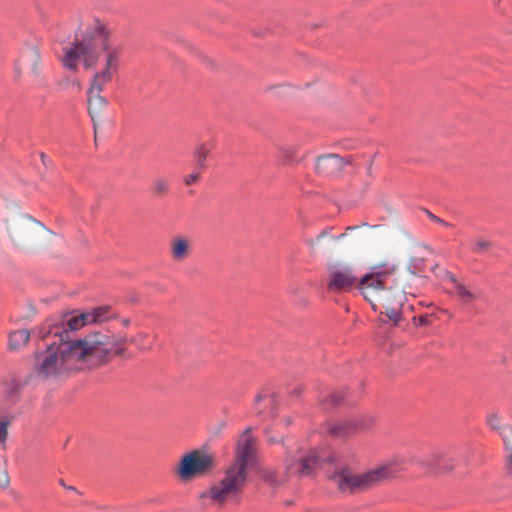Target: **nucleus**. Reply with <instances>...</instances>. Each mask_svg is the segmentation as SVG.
<instances>
[{"label": "nucleus", "instance_id": "20e7f679", "mask_svg": "<svg viewBox=\"0 0 512 512\" xmlns=\"http://www.w3.org/2000/svg\"><path fill=\"white\" fill-rule=\"evenodd\" d=\"M405 462L406 459L403 456H395L364 473H357L351 468L342 467L334 472L329 479L339 491L352 494L370 489L382 481L395 477L400 471H403L402 466Z\"/></svg>", "mask_w": 512, "mask_h": 512}, {"label": "nucleus", "instance_id": "cd10ccee", "mask_svg": "<svg viewBox=\"0 0 512 512\" xmlns=\"http://www.w3.org/2000/svg\"><path fill=\"white\" fill-rule=\"evenodd\" d=\"M281 161L285 165H291L299 161L296 155V149L294 147L286 148L282 151Z\"/></svg>", "mask_w": 512, "mask_h": 512}, {"label": "nucleus", "instance_id": "ea45409f", "mask_svg": "<svg viewBox=\"0 0 512 512\" xmlns=\"http://www.w3.org/2000/svg\"><path fill=\"white\" fill-rule=\"evenodd\" d=\"M50 333H53L54 335H57L59 332L58 331H49V334Z\"/></svg>", "mask_w": 512, "mask_h": 512}, {"label": "nucleus", "instance_id": "f257e3e1", "mask_svg": "<svg viewBox=\"0 0 512 512\" xmlns=\"http://www.w3.org/2000/svg\"><path fill=\"white\" fill-rule=\"evenodd\" d=\"M125 337L107 333H92L75 341L51 344L36 359L35 372L45 380L66 377L71 371L81 369L82 364L99 366L111 355L121 354Z\"/></svg>", "mask_w": 512, "mask_h": 512}, {"label": "nucleus", "instance_id": "72a5a7b5", "mask_svg": "<svg viewBox=\"0 0 512 512\" xmlns=\"http://www.w3.org/2000/svg\"><path fill=\"white\" fill-rule=\"evenodd\" d=\"M201 173H202V171L195 169V171L193 173L188 174L184 177V183L186 185H191V184L195 183L200 178Z\"/></svg>", "mask_w": 512, "mask_h": 512}, {"label": "nucleus", "instance_id": "393cba45", "mask_svg": "<svg viewBox=\"0 0 512 512\" xmlns=\"http://www.w3.org/2000/svg\"><path fill=\"white\" fill-rule=\"evenodd\" d=\"M210 150L204 144L199 145L194 153L196 170L203 171L206 168L205 160Z\"/></svg>", "mask_w": 512, "mask_h": 512}, {"label": "nucleus", "instance_id": "1a4fd4ad", "mask_svg": "<svg viewBox=\"0 0 512 512\" xmlns=\"http://www.w3.org/2000/svg\"><path fill=\"white\" fill-rule=\"evenodd\" d=\"M26 71L36 87H45L47 80L43 74L39 51L34 46L24 48L15 63L17 77Z\"/></svg>", "mask_w": 512, "mask_h": 512}, {"label": "nucleus", "instance_id": "f8f14e48", "mask_svg": "<svg viewBox=\"0 0 512 512\" xmlns=\"http://www.w3.org/2000/svg\"><path fill=\"white\" fill-rule=\"evenodd\" d=\"M358 283L356 275L348 267H334L329 271L327 287L332 292L349 291Z\"/></svg>", "mask_w": 512, "mask_h": 512}, {"label": "nucleus", "instance_id": "412c9836", "mask_svg": "<svg viewBox=\"0 0 512 512\" xmlns=\"http://www.w3.org/2000/svg\"><path fill=\"white\" fill-rule=\"evenodd\" d=\"M24 383L15 378L6 379L2 384V389L5 397L9 400H15L20 392Z\"/></svg>", "mask_w": 512, "mask_h": 512}, {"label": "nucleus", "instance_id": "6ab92c4d", "mask_svg": "<svg viewBox=\"0 0 512 512\" xmlns=\"http://www.w3.org/2000/svg\"><path fill=\"white\" fill-rule=\"evenodd\" d=\"M501 436L508 454L505 459V471L508 477L512 478V427L505 426L502 428Z\"/></svg>", "mask_w": 512, "mask_h": 512}, {"label": "nucleus", "instance_id": "f3484780", "mask_svg": "<svg viewBox=\"0 0 512 512\" xmlns=\"http://www.w3.org/2000/svg\"><path fill=\"white\" fill-rule=\"evenodd\" d=\"M276 396L269 391H262L255 399V408L259 414L275 415Z\"/></svg>", "mask_w": 512, "mask_h": 512}, {"label": "nucleus", "instance_id": "a878e982", "mask_svg": "<svg viewBox=\"0 0 512 512\" xmlns=\"http://www.w3.org/2000/svg\"><path fill=\"white\" fill-rule=\"evenodd\" d=\"M493 247V243L486 238L479 237L474 240L471 250L476 254H485Z\"/></svg>", "mask_w": 512, "mask_h": 512}, {"label": "nucleus", "instance_id": "473e14b6", "mask_svg": "<svg viewBox=\"0 0 512 512\" xmlns=\"http://www.w3.org/2000/svg\"><path fill=\"white\" fill-rule=\"evenodd\" d=\"M8 422L5 420H0V447H5L8 431H7Z\"/></svg>", "mask_w": 512, "mask_h": 512}, {"label": "nucleus", "instance_id": "b1692460", "mask_svg": "<svg viewBox=\"0 0 512 512\" xmlns=\"http://www.w3.org/2000/svg\"><path fill=\"white\" fill-rule=\"evenodd\" d=\"M351 420L356 433L368 430L374 422V419L368 415L355 416Z\"/></svg>", "mask_w": 512, "mask_h": 512}, {"label": "nucleus", "instance_id": "39448f33", "mask_svg": "<svg viewBox=\"0 0 512 512\" xmlns=\"http://www.w3.org/2000/svg\"><path fill=\"white\" fill-rule=\"evenodd\" d=\"M110 32L105 24L96 22V36L98 37L97 48L99 53L100 68L94 74L92 82L108 85L113 77L118 73L121 63L123 49L119 45H114L108 41Z\"/></svg>", "mask_w": 512, "mask_h": 512}, {"label": "nucleus", "instance_id": "f704fd0d", "mask_svg": "<svg viewBox=\"0 0 512 512\" xmlns=\"http://www.w3.org/2000/svg\"><path fill=\"white\" fill-rule=\"evenodd\" d=\"M413 322L416 326H426L429 324L428 316L421 315L419 317H413Z\"/></svg>", "mask_w": 512, "mask_h": 512}, {"label": "nucleus", "instance_id": "9b49d317", "mask_svg": "<svg viewBox=\"0 0 512 512\" xmlns=\"http://www.w3.org/2000/svg\"><path fill=\"white\" fill-rule=\"evenodd\" d=\"M319 465V457L314 450L295 449L285 460V472L290 476H308Z\"/></svg>", "mask_w": 512, "mask_h": 512}, {"label": "nucleus", "instance_id": "58836bf2", "mask_svg": "<svg viewBox=\"0 0 512 512\" xmlns=\"http://www.w3.org/2000/svg\"><path fill=\"white\" fill-rule=\"evenodd\" d=\"M356 228H357V226H354V227H348V228H347V230H354V229H356Z\"/></svg>", "mask_w": 512, "mask_h": 512}, {"label": "nucleus", "instance_id": "c9c22d12", "mask_svg": "<svg viewBox=\"0 0 512 512\" xmlns=\"http://www.w3.org/2000/svg\"><path fill=\"white\" fill-rule=\"evenodd\" d=\"M325 236V231L321 232L316 238L307 241V244L314 249L320 240Z\"/></svg>", "mask_w": 512, "mask_h": 512}, {"label": "nucleus", "instance_id": "2eb2a0df", "mask_svg": "<svg viewBox=\"0 0 512 512\" xmlns=\"http://www.w3.org/2000/svg\"><path fill=\"white\" fill-rule=\"evenodd\" d=\"M169 247L171 258L176 262H183L191 253V241L184 236L174 237Z\"/></svg>", "mask_w": 512, "mask_h": 512}, {"label": "nucleus", "instance_id": "4c0bfd02", "mask_svg": "<svg viewBox=\"0 0 512 512\" xmlns=\"http://www.w3.org/2000/svg\"><path fill=\"white\" fill-rule=\"evenodd\" d=\"M329 398H330L331 402H333V404H338L343 399V395L339 392H332L329 395Z\"/></svg>", "mask_w": 512, "mask_h": 512}, {"label": "nucleus", "instance_id": "4468645a", "mask_svg": "<svg viewBox=\"0 0 512 512\" xmlns=\"http://www.w3.org/2000/svg\"><path fill=\"white\" fill-rule=\"evenodd\" d=\"M350 163L349 159L337 154H327L317 158L316 170L326 176L338 175L343 168Z\"/></svg>", "mask_w": 512, "mask_h": 512}, {"label": "nucleus", "instance_id": "9d476101", "mask_svg": "<svg viewBox=\"0 0 512 512\" xmlns=\"http://www.w3.org/2000/svg\"><path fill=\"white\" fill-rule=\"evenodd\" d=\"M406 462L403 464V468L406 464H415L423 468L428 473L434 475H446L451 473L456 466V458L449 453L439 450L430 454L426 459H419L417 457H405Z\"/></svg>", "mask_w": 512, "mask_h": 512}, {"label": "nucleus", "instance_id": "f03ea898", "mask_svg": "<svg viewBox=\"0 0 512 512\" xmlns=\"http://www.w3.org/2000/svg\"><path fill=\"white\" fill-rule=\"evenodd\" d=\"M394 267L387 264L374 265L371 271L360 278L358 289L364 298L377 310L381 305L387 318L398 325L403 320L405 309L412 310L411 305L405 306V290L386 289L387 279L394 273Z\"/></svg>", "mask_w": 512, "mask_h": 512}, {"label": "nucleus", "instance_id": "5701e85b", "mask_svg": "<svg viewBox=\"0 0 512 512\" xmlns=\"http://www.w3.org/2000/svg\"><path fill=\"white\" fill-rule=\"evenodd\" d=\"M86 313L88 315V322H90V324L101 323L110 317L108 306H100Z\"/></svg>", "mask_w": 512, "mask_h": 512}, {"label": "nucleus", "instance_id": "c756f323", "mask_svg": "<svg viewBox=\"0 0 512 512\" xmlns=\"http://www.w3.org/2000/svg\"><path fill=\"white\" fill-rule=\"evenodd\" d=\"M263 477L265 480L270 481L274 485H280L286 480L285 475H278L277 472L273 470L264 471Z\"/></svg>", "mask_w": 512, "mask_h": 512}, {"label": "nucleus", "instance_id": "0eeeda50", "mask_svg": "<svg viewBox=\"0 0 512 512\" xmlns=\"http://www.w3.org/2000/svg\"><path fill=\"white\" fill-rule=\"evenodd\" d=\"M5 228L12 244L20 249L38 245L40 236L45 232L40 222L27 214L14 212L5 218Z\"/></svg>", "mask_w": 512, "mask_h": 512}, {"label": "nucleus", "instance_id": "2f4dec72", "mask_svg": "<svg viewBox=\"0 0 512 512\" xmlns=\"http://www.w3.org/2000/svg\"><path fill=\"white\" fill-rule=\"evenodd\" d=\"M10 483V478L5 466V463H0V487L7 488Z\"/></svg>", "mask_w": 512, "mask_h": 512}, {"label": "nucleus", "instance_id": "6e6552de", "mask_svg": "<svg viewBox=\"0 0 512 512\" xmlns=\"http://www.w3.org/2000/svg\"><path fill=\"white\" fill-rule=\"evenodd\" d=\"M213 467V456L202 450H192L180 458L174 472L180 482L189 483L208 474Z\"/></svg>", "mask_w": 512, "mask_h": 512}, {"label": "nucleus", "instance_id": "a211bd4d", "mask_svg": "<svg viewBox=\"0 0 512 512\" xmlns=\"http://www.w3.org/2000/svg\"><path fill=\"white\" fill-rule=\"evenodd\" d=\"M352 420L345 419L338 421L329 427V432L332 436L338 437V438H348L356 433L354 427L352 426Z\"/></svg>", "mask_w": 512, "mask_h": 512}, {"label": "nucleus", "instance_id": "c85d7f7f", "mask_svg": "<svg viewBox=\"0 0 512 512\" xmlns=\"http://www.w3.org/2000/svg\"><path fill=\"white\" fill-rule=\"evenodd\" d=\"M432 272L436 277L443 281L447 280L452 283L456 279V277L451 272L444 268H441L439 265H435L434 267H432Z\"/></svg>", "mask_w": 512, "mask_h": 512}, {"label": "nucleus", "instance_id": "e433bc0d", "mask_svg": "<svg viewBox=\"0 0 512 512\" xmlns=\"http://www.w3.org/2000/svg\"><path fill=\"white\" fill-rule=\"evenodd\" d=\"M427 214H428L429 218H430L432 221H434V222H436V223H439V224H441V225H443V226H445V227H450V226H451V224H450V223L445 222L444 220L440 219L439 217H437V216L433 215L431 212L427 211Z\"/></svg>", "mask_w": 512, "mask_h": 512}, {"label": "nucleus", "instance_id": "bb28decb", "mask_svg": "<svg viewBox=\"0 0 512 512\" xmlns=\"http://www.w3.org/2000/svg\"><path fill=\"white\" fill-rule=\"evenodd\" d=\"M151 190L157 196H164L168 193L169 184L164 178H156L151 183Z\"/></svg>", "mask_w": 512, "mask_h": 512}, {"label": "nucleus", "instance_id": "aec40b11", "mask_svg": "<svg viewBox=\"0 0 512 512\" xmlns=\"http://www.w3.org/2000/svg\"><path fill=\"white\" fill-rule=\"evenodd\" d=\"M90 324L88 322V315L86 312L80 313L78 315H67L65 319L62 322V325L64 326V331L67 330L70 331H76L82 328L83 326Z\"/></svg>", "mask_w": 512, "mask_h": 512}, {"label": "nucleus", "instance_id": "a19ab883", "mask_svg": "<svg viewBox=\"0 0 512 512\" xmlns=\"http://www.w3.org/2000/svg\"><path fill=\"white\" fill-rule=\"evenodd\" d=\"M68 489H69L70 491H76V489H75L74 487H71V486H70V487H68Z\"/></svg>", "mask_w": 512, "mask_h": 512}, {"label": "nucleus", "instance_id": "4be33fe9", "mask_svg": "<svg viewBox=\"0 0 512 512\" xmlns=\"http://www.w3.org/2000/svg\"><path fill=\"white\" fill-rule=\"evenodd\" d=\"M30 338V332L27 329H20L14 331L9 336V348L11 350H18L24 347Z\"/></svg>", "mask_w": 512, "mask_h": 512}, {"label": "nucleus", "instance_id": "79ce46f5", "mask_svg": "<svg viewBox=\"0 0 512 512\" xmlns=\"http://www.w3.org/2000/svg\"><path fill=\"white\" fill-rule=\"evenodd\" d=\"M129 324V321L128 320H125L124 321V325H128Z\"/></svg>", "mask_w": 512, "mask_h": 512}, {"label": "nucleus", "instance_id": "7c9ffc66", "mask_svg": "<svg viewBox=\"0 0 512 512\" xmlns=\"http://www.w3.org/2000/svg\"><path fill=\"white\" fill-rule=\"evenodd\" d=\"M487 422L492 429L498 430L500 434L502 432V428L506 426L501 424V420L496 414L490 415L487 419Z\"/></svg>", "mask_w": 512, "mask_h": 512}, {"label": "nucleus", "instance_id": "423d86ee", "mask_svg": "<svg viewBox=\"0 0 512 512\" xmlns=\"http://www.w3.org/2000/svg\"><path fill=\"white\" fill-rule=\"evenodd\" d=\"M97 43L96 27L92 35L76 36L69 46L63 48L62 65L74 72L78 71L80 63L86 69L94 67L99 61Z\"/></svg>", "mask_w": 512, "mask_h": 512}, {"label": "nucleus", "instance_id": "ddd939ff", "mask_svg": "<svg viewBox=\"0 0 512 512\" xmlns=\"http://www.w3.org/2000/svg\"><path fill=\"white\" fill-rule=\"evenodd\" d=\"M106 85L90 82L88 90V110L92 117L93 122L98 117L101 111L107 106V99L101 95V92L105 89ZM95 135L97 134L96 123H94Z\"/></svg>", "mask_w": 512, "mask_h": 512}, {"label": "nucleus", "instance_id": "7ed1b4c3", "mask_svg": "<svg viewBox=\"0 0 512 512\" xmlns=\"http://www.w3.org/2000/svg\"><path fill=\"white\" fill-rule=\"evenodd\" d=\"M255 454V439L251 429L247 428L237 443L235 461L226 469L223 478L200 495L202 500L222 506L237 497L243 490L247 472L246 468Z\"/></svg>", "mask_w": 512, "mask_h": 512}, {"label": "nucleus", "instance_id": "dca6fc26", "mask_svg": "<svg viewBox=\"0 0 512 512\" xmlns=\"http://www.w3.org/2000/svg\"><path fill=\"white\" fill-rule=\"evenodd\" d=\"M454 287V296L466 306H470L480 297V292L470 285H466L457 278L452 282Z\"/></svg>", "mask_w": 512, "mask_h": 512}]
</instances>
